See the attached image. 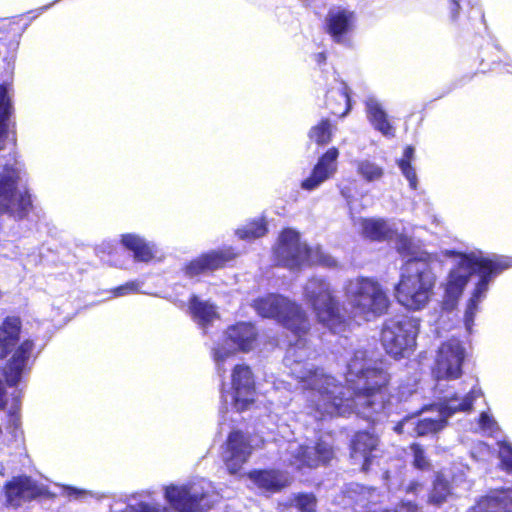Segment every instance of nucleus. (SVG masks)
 I'll use <instances>...</instances> for the list:
<instances>
[{"label":"nucleus","instance_id":"45","mask_svg":"<svg viewBox=\"0 0 512 512\" xmlns=\"http://www.w3.org/2000/svg\"><path fill=\"white\" fill-rule=\"evenodd\" d=\"M459 2H460V0H452L451 14H452V18L453 19L456 18V15H457L458 10L460 8Z\"/></svg>","mask_w":512,"mask_h":512},{"label":"nucleus","instance_id":"20","mask_svg":"<svg viewBox=\"0 0 512 512\" xmlns=\"http://www.w3.org/2000/svg\"><path fill=\"white\" fill-rule=\"evenodd\" d=\"M235 255L231 248L210 251L192 260L186 266L185 272L188 276L194 277L214 271L223 267L227 262L232 260Z\"/></svg>","mask_w":512,"mask_h":512},{"label":"nucleus","instance_id":"18","mask_svg":"<svg viewBox=\"0 0 512 512\" xmlns=\"http://www.w3.org/2000/svg\"><path fill=\"white\" fill-rule=\"evenodd\" d=\"M45 487L29 476L13 477L4 486L6 504L13 508L31 501L45 493Z\"/></svg>","mask_w":512,"mask_h":512},{"label":"nucleus","instance_id":"6","mask_svg":"<svg viewBox=\"0 0 512 512\" xmlns=\"http://www.w3.org/2000/svg\"><path fill=\"white\" fill-rule=\"evenodd\" d=\"M346 311L359 321H371L389 308L390 300L382 285L368 277L348 280L343 287Z\"/></svg>","mask_w":512,"mask_h":512},{"label":"nucleus","instance_id":"31","mask_svg":"<svg viewBox=\"0 0 512 512\" xmlns=\"http://www.w3.org/2000/svg\"><path fill=\"white\" fill-rule=\"evenodd\" d=\"M10 110L11 104L8 87L0 85V150L4 149L7 133L6 120L9 116Z\"/></svg>","mask_w":512,"mask_h":512},{"label":"nucleus","instance_id":"25","mask_svg":"<svg viewBox=\"0 0 512 512\" xmlns=\"http://www.w3.org/2000/svg\"><path fill=\"white\" fill-rule=\"evenodd\" d=\"M249 478L259 489L271 493L280 491L291 482L287 473L277 470L253 471Z\"/></svg>","mask_w":512,"mask_h":512},{"label":"nucleus","instance_id":"12","mask_svg":"<svg viewBox=\"0 0 512 512\" xmlns=\"http://www.w3.org/2000/svg\"><path fill=\"white\" fill-rule=\"evenodd\" d=\"M22 166L18 162L6 164L0 172V214L22 218L31 206L30 195L18 188Z\"/></svg>","mask_w":512,"mask_h":512},{"label":"nucleus","instance_id":"3","mask_svg":"<svg viewBox=\"0 0 512 512\" xmlns=\"http://www.w3.org/2000/svg\"><path fill=\"white\" fill-rule=\"evenodd\" d=\"M396 248L409 259L402 268L400 281L395 287V297L407 309H423L436 283L432 267L435 259L427 252L417 251L413 241L404 235L397 237Z\"/></svg>","mask_w":512,"mask_h":512},{"label":"nucleus","instance_id":"41","mask_svg":"<svg viewBox=\"0 0 512 512\" xmlns=\"http://www.w3.org/2000/svg\"><path fill=\"white\" fill-rule=\"evenodd\" d=\"M140 289V284L135 281L127 282L124 285H121L114 290H112V294L114 297H121L129 294H133L138 292Z\"/></svg>","mask_w":512,"mask_h":512},{"label":"nucleus","instance_id":"47","mask_svg":"<svg viewBox=\"0 0 512 512\" xmlns=\"http://www.w3.org/2000/svg\"><path fill=\"white\" fill-rule=\"evenodd\" d=\"M4 472H5V468H4L3 464L0 463V475L1 476L4 475Z\"/></svg>","mask_w":512,"mask_h":512},{"label":"nucleus","instance_id":"46","mask_svg":"<svg viewBox=\"0 0 512 512\" xmlns=\"http://www.w3.org/2000/svg\"><path fill=\"white\" fill-rule=\"evenodd\" d=\"M314 58L318 64L324 63L326 61V55L323 52L315 54Z\"/></svg>","mask_w":512,"mask_h":512},{"label":"nucleus","instance_id":"19","mask_svg":"<svg viewBox=\"0 0 512 512\" xmlns=\"http://www.w3.org/2000/svg\"><path fill=\"white\" fill-rule=\"evenodd\" d=\"M339 151L332 147L328 149L317 161L311 175L302 181L301 187L307 191L317 189L325 181L331 179L337 172V159Z\"/></svg>","mask_w":512,"mask_h":512},{"label":"nucleus","instance_id":"22","mask_svg":"<svg viewBox=\"0 0 512 512\" xmlns=\"http://www.w3.org/2000/svg\"><path fill=\"white\" fill-rule=\"evenodd\" d=\"M466 512H512V488L490 492Z\"/></svg>","mask_w":512,"mask_h":512},{"label":"nucleus","instance_id":"37","mask_svg":"<svg viewBox=\"0 0 512 512\" xmlns=\"http://www.w3.org/2000/svg\"><path fill=\"white\" fill-rule=\"evenodd\" d=\"M126 512H172L171 508L155 502H139L127 508Z\"/></svg>","mask_w":512,"mask_h":512},{"label":"nucleus","instance_id":"14","mask_svg":"<svg viewBox=\"0 0 512 512\" xmlns=\"http://www.w3.org/2000/svg\"><path fill=\"white\" fill-rule=\"evenodd\" d=\"M254 381L251 370L245 365H236L232 372L231 389L222 392V401L226 408L230 405L240 412L254 401Z\"/></svg>","mask_w":512,"mask_h":512},{"label":"nucleus","instance_id":"29","mask_svg":"<svg viewBox=\"0 0 512 512\" xmlns=\"http://www.w3.org/2000/svg\"><path fill=\"white\" fill-rule=\"evenodd\" d=\"M356 174L366 183L381 181L385 176V168L370 157L355 159L353 162Z\"/></svg>","mask_w":512,"mask_h":512},{"label":"nucleus","instance_id":"15","mask_svg":"<svg viewBox=\"0 0 512 512\" xmlns=\"http://www.w3.org/2000/svg\"><path fill=\"white\" fill-rule=\"evenodd\" d=\"M465 349L457 339L444 342L438 349L434 373L438 379H456L462 373Z\"/></svg>","mask_w":512,"mask_h":512},{"label":"nucleus","instance_id":"10","mask_svg":"<svg viewBox=\"0 0 512 512\" xmlns=\"http://www.w3.org/2000/svg\"><path fill=\"white\" fill-rule=\"evenodd\" d=\"M419 319L405 315L387 319L382 328L381 340L386 352L394 358L410 355L416 346Z\"/></svg>","mask_w":512,"mask_h":512},{"label":"nucleus","instance_id":"27","mask_svg":"<svg viewBox=\"0 0 512 512\" xmlns=\"http://www.w3.org/2000/svg\"><path fill=\"white\" fill-rule=\"evenodd\" d=\"M21 321L18 317H7L0 325V360L4 359L19 342Z\"/></svg>","mask_w":512,"mask_h":512},{"label":"nucleus","instance_id":"11","mask_svg":"<svg viewBox=\"0 0 512 512\" xmlns=\"http://www.w3.org/2000/svg\"><path fill=\"white\" fill-rule=\"evenodd\" d=\"M257 330L251 323L240 322L230 326L221 342L213 348V358L218 373H225L238 351L248 352L255 348Z\"/></svg>","mask_w":512,"mask_h":512},{"label":"nucleus","instance_id":"8","mask_svg":"<svg viewBox=\"0 0 512 512\" xmlns=\"http://www.w3.org/2000/svg\"><path fill=\"white\" fill-rule=\"evenodd\" d=\"M303 295L320 323L334 333L344 330L345 318L340 312L334 291L326 279L310 278L304 286Z\"/></svg>","mask_w":512,"mask_h":512},{"label":"nucleus","instance_id":"7","mask_svg":"<svg viewBox=\"0 0 512 512\" xmlns=\"http://www.w3.org/2000/svg\"><path fill=\"white\" fill-rule=\"evenodd\" d=\"M274 256L279 265L289 269H300L306 265L333 267L337 263L320 246L310 247L302 242L300 234L290 228L280 234Z\"/></svg>","mask_w":512,"mask_h":512},{"label":"nucleus","instance_id":"35","mask_svg":"<svg viewBox=\"0 0 512 512\" xmlns=\"http://www.w3.org/2000/svg\"><path fill=\"white\" fill-rule=\"evenodd\" d=\"M266 226L262 221H255L237 230L236 234L241 239L250 240L262 237L266 234Z\"/></svg>","mask_w":512,"mask_h":512},{"label":"nucleus","instance_id":"4","mask_svg":"<svg viewBox=\"0 0 512 512\" xmlns=\"http://www.w3.org/2000/svg\"><path fill=\"white\" fill-rule=\"evenodd\" d=\"M481 396L482 391L476 386L464 396L447 392L438 403L425 408L421 418L406 417L394 427V430L399 434L408 433L417 436L436 433L446 426L448 418L455 413L470 411L474 401Z\"/></svg>","mask_w":512,"mask_h":512},{"label":"nucleus","instance_id":"40","mask_svg":"<svg viewBox=\"0 0 512 512\" xmlns=\"http://www.w3.org/2000/svg\"><path fill=\"white\" fill-rule=\"evenodd\" d=\"M499 456L505 468L512 471V445L510 443L503 442L500 445Z\"/></svg>","mask_w":512,"mask_h":512},{"label":"nucleus","instance_id":"32","mask_svg":"<svg viewBox=\"0 0 512 512\" xmlns=\"http://www.w3.org/2000/svg\"><path fill=\"white\" fill-rule=\"evenodd\" d=\"M334 127L328 119L321 120L318 124L311 127L309 131L310 140L318 145H326L332 140Z\"/></svg>","mask_w":512,"mask_h":512},{"label":"nucleus","instance_id":"30","mask_svg":"<svg viewBox=\"0 0 512 512\" xmlns=\"http://www.w3.org/2000/svg\"><path fill=\"white\" fill-rule=\"evenodd\" d=\"M189 310L193 319L202 327L206 328L214 320L218 319L219 315L216 307L208 301H203L197 296H192L190 300Z\"/></svg>","mask_w":512,"mask_h":512},{"label":"nucleus","instance_id":"16","mask_svg":"<svg viewBox=\"0 0 512 512\" xmlns=\"http://www.w3.org/2000/svg\"><path fill=\"white\" fill-rule=\"evenodd\" d=\"M356 20L353 11L341 6L332 7L325 17V30L335 43L348 45Z\"/></svg>","mask_w":512,"mask_h":512},{"label":"nucleus","instance_id":"36","mask_svg":"<svg viewBox=\"0 0 512 512\" xmlns=\"http://www.w3.org/2000/svg\"><path fill=\"white\" fill-rule=\"evenodd\" d=\"M291 506L299 512H315L316 498L312 494H297L291 500Z\"/></svg>","mask_w":512,"mask_h":512},{"label":"nucleus","instance_id":"34","mask_svg":"<svg viewBox=\"0 0 512 512\" xmlns=\"http://www.w3.org/2000/svg\"><path fill=\"white\" fill-rule=\"evenodd\" d=\"M453 487H451L447 480L444 478L443 474H437L436 479L434 481L433 490L430 494V502L434 504H441L447 500V498L452 495Z\"/></svg>","mask_w":512,"mask_h":512},{"label":"nucleus","instance_id":"42","mask_svg":"<svg viewBox=\"0 0 512 512\" xmlns=\"http://www.w3.org/2000/svg\"><path fill=\"white\" fill-rule=\"evenodd\" d=\"M63 489H64V495L69 498H73V499H83L86 496L91 494L89 491L74 488L71 486H63Z\"/></svg>","mask_w":512,"mask_h":512},{"label":"nucleus","instance_id":"5","mask_svg":"<svg viewBox=\"0 0 512 512\" xmlns=\"http://www.w3.org/2000/svg\"><path fill=\"white\" fill-rule=\"evenodd\" d=\"M35 344L32 340H24L14 350L12 357L4 368L5 382L0 380V409H7L9 424L7 429L12 439L17 440L21 436L20 409L21 390L17 384L22 376L30 369Z\"/></svg>","mask_w":512,"mask_h":512},{"label":"nucleus","instance_id":"1","mask_svg":"<svg viewBox=\"0 0 512 512\" xmlns=\"http://www.w3.org/2000/svg\"><path fill=\"white\" fill-rule=\"evenodd\" d=\"M253 306L260 316L275 319L296 337L287 349L284 363L301 384L306 408L315 419L355 412L374 421L373 415L385 409L383 389L388 376L366 358L365 351H355L349 360L344 392L333 376L308 362L314 354L304 338L310 322L300 305L282 295L269 294L255 300Z\"/></svg>","mask_w":512,"mask_h":512},{"label":"nucleus","instance_id":"24","mask_svg":"<svg viewBox=\"0 0 512 512\" xmlns=\"http://www.w3.org/2000/svg\"><path fill=\"white\" fill-rule=\"evenodd\" d=\"M354 225L359 226L361 234L371 240H388L397 233L394 224L381 218H359Z\"/></svg>","mask_w":512,"mask_h":512},{"label":"nucleus","instance_id":"33","mask_svg":"<svg viewBox=\"0 0 512 512\" xmlns=\"http://www.w3.org/2000/svg\"><path fill=\"white\" fill-rule=\"evenodd\" d=\"M414 156V148L411 146L406 147L404 150L403 158L398 161V166L408 180L409 185L412 189L417 188V175L415 169L411 166V160Z\"/></svg>","mask_w":512,"mask_h":512},{"label":"nucleus","instance_id":"21","mask_svg":"<svg viewBox=\"0 0 512 512\" xmlns=\"http://www.w3.org/2000/svg\"><path fill=\"white\" fill-rule=\"evenodd\" d=\"M378 438L370 432H358L351 444V458L354 464L361 465L363 471H367L372 458L376 455Z\"/></svg>","mask_w":512,"mask_h":512},{"label":"nucleus","instance_id":"9","mask_svg":"<svg viewBox=\"0 0 512 512\" xmlns=\"http://www.w3.org/2000/svg\"><path fill=\"white\" fill-rule=\"evenodd\" d=\"M164 498L178 512H198L210 508L217 500L211 482L200 479L183 485L164 487Z\"/></svg>","mask_w":512,"mask_h":512},{"label":"nucleus","instance_id":"2","mask_svg":"<svg viewBox=\"0 0 512 512\" xmlns=\"http://www.w3.org/2000/svg\"><path fill=\"white\" fill-rule=\"evenodd\" d=\"M450 255L454 257L455 262L444 284L443 305L446 309L451 310L456 306L472 274L476 273L478 276L464 314L466 330L471 332L474 317L479 304L487 295L489 284L498 273L512 266V259L498 255L489 256L482 251L450 252Z\"/></svg>","mask_w":512,"mask_h":512},{"label":"nucleus","instance_id":"23","mask_svg":"<svg viewBox=\"0 0 512 512\" xmlns=\"http://www.w3.org/2000/svg\"><path fill=\"white\" fill-rule=\"evenodd\" d=\"M365 111L368 121L375 130L380 132L384 137H395V127L390 122L388 114L377 98L374 96L366 98Z\"/></svg>","mask_w":512,"mask_h":512},{"label":"nucleus","instance_id":"44","mask_svg":"<svg viewBox=\"0 0 512 512\" xmlns=\"http://www.w3.org/2000/svg\"><path fill=\"white\" fill-rule=\"evenodd\" d=\"M402 507L406 510V512H419L418 507L411 502H403Z\"/></svg>","mask_w":512,"mask_h":512},{"label":"nucleus","instance_id":"43","mask_svg":"<svg viewBox=\"0 0 512 512\" xmlns=\"http://www.w3.org/2000/svg\"><path fill=\"white\" fill-rule=\"evenodd\" d=\"M421 488H422V485L419 482L414 481V482H411L407 486L406 491L408 493H416Z\"/></svg>","mask_w":512,"mask_h":512},{"label":"nucleus","instance_id":"38","mask_svg":"<svg viewBox=\"0 0 512 512\" xmlns=\"http://www.w3.org/2000/svg\"><path fill=\"white\" fill-rule=\"evenodd\" d=\"M412 454H413V465L417 469L425 470L428 469L430 466L429 461L427 460L424 450L422 447L418 444H412L410 447Z\"/></svg>","mask_w":512,"mask_h":512},{"label":"nucleus","instance_id":"13","mask_svg":"<svg viewBox=\"0 0 512 512\" xmlns=\"http://www.w3.org/2000/svg\"><path fill=\"white\" fill-rule=\"evenodd\" d=\"M280 459L283 463L297 470L303 467H317L327 463L333 456L330 443L320 440L315 446H303L296 440L283 442L280 445Z\"/></svg>","mask_w":512,"mask_h":512},{"label":"nucleus","instance_id":"17","mask_svg":"<svg viewBox=\"0 0 512 512\" xmlns=\"http://www.w3.org/2000/svg\"><path fill=\"white\" fill-rule=\"evenodd\" d=\"M254 446L252 440L240 431L229 434L222 453L229 473L235 474L241 470L252 454Z\"/></svg>","mask_w":512,"mask_h":512},{"label":"nucleus","instance_id":"26","mask_svg":"<svg viewBox=\"0 0 512 512\" xmlns=\"http://www.w3.org/2000/svg\"><path fill=\"white\" fill-rule=\"evenodd\" d=\"M326 106L336 116L344 117L351 105L348 87L345 82L335 79L333 86L327 91Z\"/></svg>","mask_w":512,"mask_h":512},{"label":"nucleus","instance_id":"28","mask_svg":"<svg viewBox=\"0 0 512 512\" xmlns=\"http://www.w3.org/2000/svg\"><path fill=\"white\" fill-rule=\"evenodd\" d=\"M121 243L128 250L132 251L137 261L149 262L156 254L157 249L154 244L146 242L145 239L137 234H124Z\"/></svg>","mask_w":512,"mask_h":512},{"label":"nucleus","instance_id":"39","mask_svg":"<svg viewBox=\"0 0 512 512\" xmlns=\"http://www.w3.org/2000/svg\"><path fill=\"white\" fill-rule=\"evenodd\" d=\"M479 427L487 434H493L498 429L496 421L487 412L480 414Z\"/></svg>","mask_w":512,"mask_h":512}]
</instances>
